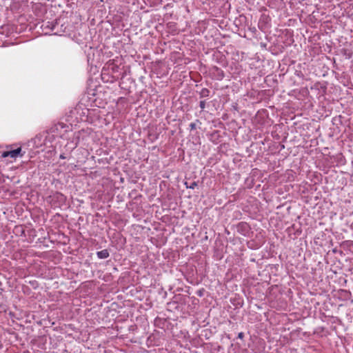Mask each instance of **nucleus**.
I'll return each instance as SVG.
<instances>
[{
  "mask_svg": "<svg viewBox=\"0 0 353 353\" xmlns=\"http://www.w3.org/2000/svg\"><path fill=\"white\" fill-rule=\"evenodd\" d=\"M23 155V154H21V148H18L15 150L3 152L1 154V157L6 158L9 157L12 159H16L18 156L22 157Z\"/></svg>",
  "mask_w": 353,
  "mask_h": 353,
  "instance_id": "nucleus-1",
  "label": "nucleus"
},
{
  "mask_svg": "<svg viewBox=\"0 0 353 353\" xmlns=\"http://www.w3.org/2000/svg\"><path fill=\"white\" fill-rule=\"evenodd\" d=\"M77 140L72 139V141H68L65 145V151L70 153L77 147Z\"/></svg>",
  "mask_w": 353,
  "mask_h": 353,
  "instance_id": "nucleus-2",
  "label": "nucleus"
},
{
  "mask_svg": "<svg viewBox=\"0 0 353 353\" xmlns=\"http://www.w3.org/2000/svg\"><path fill=\"white\" fill-rule=\"evenodd\" d=\"M99 259H105L109 257L110 254L108 250H103L97 252Z\"/></svg>",
  "mask_w": 353,
  "mask_h": 353,
  "instance_id": "nucleus-3",
  "label": "nucleus"
},
{
  "mask_svg": "<svg viewBox=\"0 0 353 353\" xmlns=\"http://www.w3.org/2000/svg\"><path fill=\"white\" fill-rule=\"evenodd\" d=\"M210 90L208 88H202L200 92H199V94L200 98H205L210 96Z\"/></svg>",
  "mask_w": 353,
  "mask_h": 353,
  "instance_id": "nucleus-4",
  "label": "nucleus"
},
{
  "mask_svg": "<svg viewBox=\"0 0 353 353\" xmlns=\"http://www.w3.org/2000/svg\"><path fill=\"white\" fill-rule=\"evenodd\" d=\"M46 28H48L50 30H54L56 29L57 25L59 24L58 21L56 22H50L48 21L46 23Z\"/></svg>",
  "mask_w": 353,
  "mask_h": 353,
  "instance_id": "nucleus-5",
  "label": "nucleus"
},
{
  "mask_svg": "<svg viewBox=\"0 0 353 353\" xmlns=\"http://www.w3.org/2000/svg\"><path fill=\"white\" fill-rule=\"evenodd\" d=\"M248 228H249V226L246 223H243V222L240 223L238 226L239 230H241L243 231H247V230H248Z\"/></svg>",
  "mask_w": 353,
  "mask_h": 353,
  "instance_id": "nucleus-6",
  "label": "nucleus"
},
{
  "mask_svg": "<svg viewBox=\"0 0 353 353\" xmlns=\"http://www.w3.org/2000/svg\"><path fill=\"white\" fill-rule=\"evenodd\" d=\"M199 107L201 110H203L205 108V101H201L199 103Z\"/></svg>",
  "mask_w": 353,
  "mask_h": 353,
  "instance_id": "nucleus-7",
  "label": "nucleus"
},
{
  "mask_svg": "<svg viewBox=\"0 0 353 353\" xmlns=\"http://www.w3.org/2000/svg\"><path fill=\"white\" fill-rule=\"evenodd\" d=\"M197 185L196 182H193L190 186H187V188H189L190 189H194Z\"/></svg>",
  "mask_w": 353,
  "mask_h": 353,
  "instance_id": "nucleus-8",
  "label": "nucleus"
},
{
  "mask_svg": "<svg viewBox=\"0 0 353 353\" xmlns=\"http://www.w3.org/2000/svg\"><path fill=\"white\" fill-rule=\"evenodd\" d=\"M190 128L191 130L196 129V124L194 123H191L190 124Z\"/></svg>",
  "mask_w": 353,
  "mask_h": 353,
  "instance_id": "nucleus-9",
  "label": "nucleus"
},
{
  "mask_svg": "<svg viewBox=\"0 0 353 353\" xmlns=\"http://www.w3.org/2000/svg\"><path fill=\"white\" fill-rule=\"evenodd\" d=\"M59 158H60V159H66V156L65 155V153H64V152L61 153V154H60V156H59Z\"/></svg>",
  "mask_w": 353,
  "mask_h": 353,
  "instance_id": "nucleus-10",
  "label": "nucleus"
},
{
  "mask_svg": "<svg viewBox=\"0 0 353 353\" xmlns=\"http://www.w3.org/2000/svg\"><path fill=\"white\" fill-rule=\"evenodd\" d=\"M243 336H244V334H243V332H240V333H239V334H238V338H239V339H243Z\"/></svg>",
  "mask_w": 353,
  "mask_h": 353,
  "instance_id": "nucleus-11",
  "label": "nucleus"
},
{
  "mask_svg": "<svg viewBox=\"0 0 353 353\" xmlns=\"http://www.w3.org/2000/svg\"><path fill=\"white\" fill-rule=\"evenodd\" d=\"M54 34H60V32H59V31L55 32H54Z\"/></svg>",
  "mask_w": 353,
  "mask_h": 353,
  "instance_id": "nucleus-12",
  "label": "nucleus"
}]
</instances>
